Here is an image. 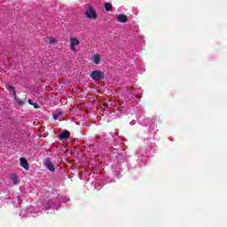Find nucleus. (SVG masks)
Returning <instances> with one entry per match:
<instances>
[{
  "label": "nucleus",
  "mask_w": 227,
  "mask_h": 227,
  "mask_svg": "<svg viewBox=\"0 0 227 227\" xmlns=\"http://www.w3.org/2000/svg\"><path fill=\"white\" fill-rule=\"evenodd\" d=\"M28 104H30V106H33L35 103H33V100H32V99H29V100H28Z\"/></svg>",
  "instance_id": "15"
},
{
  "label": "nucleus",
  "mask_w": 227,
  "mask_h": 227,
  "mask_svg": "<svg viewBox=\"0 0 227 227\" xmlns=\"http://www.w3.org/2000/svg\"><path fill=\"white\" fill-rule=\"evenodd\" d=\"M20 161L21 167L27 171L29 169V163H27V160H26L25 158H20Z\"/></svg>",
  "instance_id": "6"
},
{
  "label": "nucleus",
  "mask_w": 227,
  "mask_h": 227,
  "mask_svg": "<svg viewBox=\"0 0 227 227\" xmlns=\"http://www.w3.org/2000/svg\"><path fill=\"white\" fill-rule=\"evenodd\" d=\"M117 19L119 22H127V16L123 14H120Z\"/></svg>",
  "instance_id": "9"
},
{
  "label": "nucleus",
  "mask_w": 227,
  "mask_h": 227,
  "mask_svg": "<svg viewBox=\"0 0 227 227\" xmlns=\"http://www.w3.org/2000/svg\"><path fill=\"white\" fill-rule=\"evenodd\" d=\"M79 43H81V42H79V39H77V37H71L70 38L69 47H70V49L73 52H79V50H77L75 48V47H77V45H79Z\"/></svg>",
  "instance_id": "1"
},
{
  "label": "nucleus",
  "mask_w": 227,
  "mask_h": 227,
  "mask_svg": "<svg viewBox=\"0 0 227 227\" xmlns=\"http://www.w3.org/2000/svg\"><path fill=\"white\" fill-rule=\"evenodd\" d=\"M48 40H49L50 43H56V39H54L52 37L48 38Z\"/></svg>",
  "instance_id": "13"
},
{
  "label": "nucleus",
  "mask_w": 227,
  "mask_h": 227,
  "mask_svg": "<svg viewBox=\"0 0 227 227\" xmlns=\"http://www.w3.org/2000/svg\"><path fill=\"white\" fill-rule=\"evenodd\" d=\"M44 166L47 168V169H49V171H56V167L51 162V160L49 159L45 160Z\"/></svg>",
  "instance_id": "4"
},
{
  "label": "nucleus",
  "mask_w": 227,
  "mask_h": 227,
  "mask_svg": "<svg viewBox=\"0 0 227 227\" xmlns=\"http://www.w3.org/2000/svg\"><path fill=\"white\" fill-rule=\"evenodd\" d=\"M85 15L89 19H94V20L97 19V12L91 7H90L89 9L86 10Z\"/></svg>",
  "instance_id": "3"
},
{
  "label": "nucleus",
  "mask_w": 227,
  "mask_h": 227,
  "mask_svg": "<svg viewBox=\"0 0 227 227\" xmlns=\"http://www.w3.org/2000/svg\"><path fill=\"white\" fill-rule=\"evenodd\" d=\"M104 72L99 70H95L90 74V77L93 81H102V79H104Z\"/></svg>",
  "instance_id": "2"
},
{
  "label": "nucleus",
  "mask_w": 227,
  "mask_h": 227,
  "mask_svg": "<svg viewBox=\"0 0 227 227\" xmlns=\"http://www.w3.org/2000/svg\"><path fill=\"white\" fill-rule=\"evenodd\" d=\"M7 89L9 90V91H11V93H12V95H15V88H13V86L12 85H7Z\"/></svg>",
  "instance_id": "12"
},
{
  "label": "nucleus",
  "mask_w": 227,
  "mask_h": 227,
  "mask_svg": "<svg viewBox=\"0 0 227 227\" xmlns=\"http://www.w3.org/2000/svg\"><path fill=\"white\" fill-rule=\"evenodd\" d=\"M92 60L95 65H100V61H102V57H100V55H94L92 57Z\"/></svg>",
  "instance_id": "8"
},
{
  "label": "nucleus",
  "mask_w": 227,
  "mask_h": 227,
  "mask_svg": "<svg viewBox=\"0 0 227 227\" xmlns=\"http://www.w3.org/2000/svg\"><path fill=\"white\" fill-rule=\"evenodd\" d=\"M105 9L106 10V12H112L113 4H111L110 3H106L105 4Z\"/></svg>",
  "instance_id": "10"
},
{
  "label": "nucleus",
  "mask_w": 227,
  "mask_h": 227,
  "mask_svg": "<svg viewBox=\"0 0 227 227\" xmlns=\"http://www.w3.org/2000/svg\"><path fill=\"white\" fill-rule=\"evenodd\" d=\"M12 181L13 182V184L15 185H17V184H19V182H20V179H19V177L17 176H12Z\"/></svg>",
  "instance_id": "11"
},
{
  "label": "nucleus",
  "mask_w": 227,
  "mask_h": 227,
  "mask_svg": "<svg viewBox=\"0 0 227 227\" xmlns=\"http://www.w3.org/2000/svg\"><path fill=\"white\" fill-rule=\"evenodd\" d=\"M53 118L61 121V120H63V112H61V110H56L53 114Z\"/></svg>",
  "instance_id": "5"
},
{
  "label": "nucleus",
  "mask_w": 227,
  "mask_h": 227,
  "mask_svg": "<svg viewBox=\"0 0 227 227\" xmlns=\"http://www.w3.org/2000/svg\"><path fill=\"white\" fill-rule=\"evenodd\" d=\"M33 106H34L35 109H39L40 108V105H38L36 103H35Z\"/></svg>",
  "instance_id": "14"
},
{
  "label": "nucleus",
  "mask_w": 227,
  "mask_h": 227,
  "mask_svg": "<svg viewBox=\"0 0 227 227\" xmlns=\"http://www.w3.org/2000/svg\"><path fill=\"white\" fill-rule=\"evenodd\" d=\"M68 137H70V132L68 131H64L59 135V138L62 140L68 139Z\"/></svg>",
  "instance_id": "7"
}]
</instances>
